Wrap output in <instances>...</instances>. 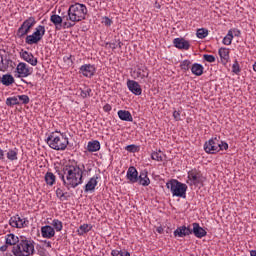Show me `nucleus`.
Returning a JSON list of instances; mask_svg holds the SVG:
<instances>
[{"instance_id": "nucleus-1", "label": "nucleus", "mask_w": 256, "mask_h": 256, "mask_svg": "<svg viewBox=\"0 0 256 256\" xmlns=\"http://www.w3.org/2000/svg\"><path fill=\"white\" fill-rule=\"evenodd\" d=\"M85 173V166L77 163L75 160H69L62 168V173L59 177L64 187L69 191L77 189L79 185H83V174Z\"/></svg>"}, {"instance_id": "nucleus-2", "label": "nucleus", "mask_w": 256, "mask_h": 256, "mask_svg": "<svg viewBox=\"0 0 256 256\" xmlns=\"http://www.w3.org/2000/svg\"><path fill=\"white\" fill-rule=\"evenodd\" d=\"M87 6L85 4H81L79 2H76L75 4H72L69 6L66 14V19H68V22H65V27H75L77 23L80 21H83L85 17H87Z\"/></svg>"}, {"instance_id": "nucleus-3", "label": "nucleus", "mask_w": 256, "mask_h": 256, "mask_svg": "<svg viewBox=\"0 0 256 256\" xmlns=\"http://www.w3.org/2000/svg\"><path fill=\"white\" fill-rule=\"evenodd\" d=\"M14 256H31L35 254V241L25 236L20 237V241L12 247Z\"/></svg>"}, {"instance_id": "nucleus-4", "label": "nucleus", "mask_w": 256, "mask_h": 256, "mask_svg": "<svg viewBox=\"0 0 256 256\" xmlns=\"http://www.w3.org/2000/svg\"><path fill=\"white\" fill-rule=\"evenodd\" d=\"M47 145L55 151H65L69 145V138L61 132H52L47 138Z\"/></svg>"}, {"instance_id": "nucleus-5", "label": "nucleus", "mask_w": 256, "mask_h": 256, "mask_svg": "<svg viewBox=\"0 0 256 256\" xmlns=\"http://www.w3.org/2000/svg\"><path fill=\"white\" fill-rule=\"evenodd\" d=\"M173 197L185 199L187 197V184L179 182L177 179H171L166 183Z\"/></svg>"}, {"instance_id": "nucleus-6", "label": "nucleus", "mask_w": 256, "mask_h": 256, "mask_svg": "<svg viewBox=\"0 0 256 256\" xmlns=\"http://www.w3.org/2000/svg\"><path fill=\"white\" fill-rule=\"evenodd\" d=\"M45 26L38 25L35 31L31 35H27L25 38L26 45H37L43 37H45Z\"/></svg>"}, {"instance_id": "nucleus-7", "label": "nucleus", "mask_w": 256, "mask_h": 256, "mask_svg": "<svg viewBox=\"0 0 256 256\" xmlns=\"http://www.w3.org/2000/svg\"><path fill=\"white\" fill-rule=\"evenodd\" d=\"M149 73V68H147L145 64H139L131 72V77H133V79H138V81H142V83H147V79H149Z\"/></svg>"}, {"instance_id": "nucleus-8", "label": "nucleus", "mask_w": 256, "mask_h": 256, "mask_svg": "<svg viewBox=\"0 0 256 256\" xmlns=\"http://www.w3.org/2000/svg\"><path fill=\"white\" fill-rule=\"evenodd\" d=\"M50 21L53 23L56 31H61V29H71V27L65 26V23H69L67 14H62V16L53 14L50 16Z\"/></svg>"}, {"instance_id": "nucleus-9", "label": "nucleus", "mask_w": 256, "mask_h": 256, "mask_svg": "<svg viewBox=\"0 0 256 256\" xmlns=\"http://www.w3.org/2000/svg\"><path fill=\"white\" fill-rule=\"evenodd\" d=\"M220 147L221 140H219V138L217 137H214L204 144V151H206V153H210L211 155H213L215 153H219Z\"/></svg>"}, {"instance_id": "nucleus-10", "label": "nucleus", "mask_w": 256, "mask_h": 256, "mask_svg": "<svg viewBox=\"0 0 256 256\" xmlns=\"http://www.w3.org/2000/svg\"><path fill=\"white\" fill-rule=\"evenodd\" d=\"M9 225L16 229H25L29 225V220L25 217L19 216V214L12 216L9 220Z\"/></svg>"}, {"instance_id": "nucleus-11", "label": "nucleus", "mask_w": 256, "mask_h": 256, "mask_svg": "<svg viewBox=\"0 0 256 256\" xmlns=\"http://www.w3.org/2000/svg\"><path fill=\"white\" fill-rule=\"evenodd\" d=\"M188 185L192 187V185H201L203 183V175H201V172L197 170H190L188 172V180H187Z\"/></svg>"}, {"instance_id": "nucleus-12", "label": "nucleus", "mask_w": 256, "mask_h": 256, "mask_svg": "<svg viewBox=\"0 0 256 256\" xmlns=\"http://www.w3.org/2000/svg\"><path fill=\"white\" fill-rule=\"evenodd\" d=\"M16 77L21 78V77H29L31 73H33V68L29 67L27 63L20 62L17 67H16Z\"/></svg>"}, {"instance_id": "nucleus-13", "label": "nucleus", "mask_w": 256, "mask_h": 256, "mask_svg": "<svg viewBox=\"0 0 256 256\" xmlns=\"http://www.w3.org/2000/svg\"><path fill=\"white\" fill-rule=\"evenodd\" d=\"M80 73L83 75V77H87L88 79H91L97 73V68L94 64H84L79 68Z\"/></svg>"}, {"instance_id": "nucleus-14", "label": "nucleus", "mask_w": 256, "mask_h": 256, "mask_svg": "<svg viewBox=\"0 0 256 256\" xmlns=\"http://www.w3.org/2000/svg\"><path fill=\"white\" fill-rule=\"evenodd\" d=\"M20 57L23 59V61H26V63H29V65H32V67H37V57L33 55V53L28 52L27 50H22L20 52Z\"/></svg>"}, {"instance_id": "nucleus-15", "label": "nucleus", "mask_w": 256, "mask_h": 256, "mask_svg": "<svg viewBox=\"0 0 256 256\" xmlns=\"http://www.w3.org/2000/svg\"><path fill=\"white\" fill-rule=\"evenodd\" d=\"M127 88L130 91V93H133V95H141V93H143V89H141V85L139 84V82L135 81V80H127Z\"/></svg>"}, {"instance_id": "nucleus-16", "label": "nucleus", "mask_w": 256, "mask_h": 256, "mask_svg": "<svg viewBox=\"0 0 256 256\" xmlns=\"http://www.w3.org/2000/svg\"><path fill=\"white\" fill-rule=\"evenodd\" d=\"M173 44L176 49H183L184 51H189L191 47L189 41L185 40L184 38H175L173 40Z\"/></svg>"}, {"instance_id": "nucleus-17", "label": "nucleus", "mask_w": 256, "mask_h": 256, "mask_svg": "<svg viewBox=\"0 0 256 256\" xmlns=\"http://www.w3.org/2000/svg\"><path fill=\"white\" fill-rule=\"evenodd\" d=\"M98 179V175H94L92 178L89 179V181L84 186L85 193H93V191H95V187H97V184L99 183L97 181Z\"/></svg>"}, {"instance_id": "nucleus-18", "label": "nucleus", "mask_w": 256, "mask_h": 256, "mask_svg": "<svg viewBox=\"0 0 256 256\" xmlns=\"http://www.w3.org/2000/svg\"><path fill=\"white\" fill-rule=\"evenodd\" d=\"M41 236L43 237V239H53V237H55V228L50 225L42 226Z\"/></svg>"}, {"instance_id": "nucleus-19", "label": "nucleus", "mask_w": 256, "mask_h": 256, "mask_svg": "<svg viewBox=\"0 0 256 256\" xmlns=\"http://www.w3.org/2000/svg\"><path fill=\"white\" fill-rule=\"evenodd\" d=\"M193 229L192 233L197 237V239H203V237H207V231L199 225V223H193L192 224Z\"/></svg>"}, {"instance_id": "nucleus-20", "label": "nucleus", "mask_w": 256, "mask_h": 256, "mask_svg": "<svg viewBox=\"0 0 256 256\" xmlns=\"http://www.w3.org/2000/svg\"><path fill=\"white\" fill-rule=\"evenodd\" d=\"M126 178L130 183H137V181H139V172H137V168L130 166L127 170Z\"/></svg>"}, {"instance_id": "nucleus-21", "label": "nucleus", "mask_w": 256, "mask_h": 256, "mask_svg": "<svg viewBox=\"0 0 256 256\" xmlns=\"http://www.w3.org/2000/svg\"><path fill=\"white\" fill-rule=\"evenodd\" d=\"M193 231L191 227L180 226L174 231V237H188V235H192Z\"/></svg>"}, {"instance_id": "nucleus-22", "label": "nucleus", "mask_w": 256, "mask_h": 256, "mask_svg": "<svg viewBox=\"0 0 256 256\" xmlns=\"http://www.w3.org/2000/svg\"><path fill=\"white\" fill-rule=\"evenodd\" d=\"M148 175L149 172H147V170L140 172V175L138 176L139 185H142V187H149V185H151V180Z\"/></svg>"}, {"instance_id": "nucleus-23", "label": "nucleus", "mask_w": 256, "mask_h": 256, "mask_svg": "<svg viewBox=\"0 0 256 256\" xmlns=\"http://www.w3.org/2000/svg\"><path fill=\"white\" fill-rule=\"evenodd\" d=\"M101 149V143L98 140L89 141L87 144V151L95 153Z\"/></svg>"}, {"instance_id": "nucleus-24", "label": "nucleus", "mask_w": 256, "mask_h": 256, "mask_svg": "<svg viewBox=\"0 0 256 256\" xmlns=\"http://www.w3.org/2000/svg\"><path fill=\"white\" fill-rule=\"evenodd\" d=\"M44 180L46 185H48L49 187H53L57 181V176H55L53 172H46Z\"/></svg>"}, {"instance_id": "nucleus-25", "label": "nucleus", "mask_w": 256, "mask_h": 256, "mask_svg": "<svg viewBox=\"0 0 256 256\" xmlns=\"http://www.w3.org/2000/svg\"><path fill=\"white\" fill-rule=\"evenodd\" d=\"M118 117L121 121L133 122V115H131V112L127 110H119Z\"/></svg>"}, {"instance_id": "nucleus-26", "label": "nucleus", "mask_w": 256, "mask_h": 256, "mask_svg": "<svg viewBox=\"0 0 256 256\" xmlns=\"http://www.w3.org/2000/svg\"><path fill=\"white\" fill-rule=\"evenodd\" d=\"M20 241V238L15 236V234H7L5 236V243L6 245H13V247H15V245H17Z\"/></svg>"}, {"instance_id": "nucleus-27", "label": "nucleus", "mask_w": 256, "mask_h": 256, "mask_svg": "<svg viewBox=\"0 0 256 256\" xmlns=\"http://www.w3.org/2000/svg\"><path fill=\"white\" fill-rule=\"evenodd\" d=\"M37 23V20H35V17L31 16L28 19H26L21 25L26 28V30L28 32L31 31V29H33V27H35Z\"/></svg>"}, {"instance_id": "nucleus-28", "label": "nucleus", "mask_w": 256, "mask_h": 256, "mask_svg": "<svg viewBox=\"0 0 256 256\" xmlns=\"http://www.w3.org/2000/svg\"><path fill=\"white\" fill-rule=\"evenodd\" d=\"M204 67L203 65L199 64V63H194L191 66V73L193 75H196V77H201V75H203V71H204Z\"/></svg>"}, {"instance_id": "nucleus-29", "label": "nucleus", "mask_w": 256, "mask_h": 256, "mask_svg": "<svg viewBox=\"0 0 256 256\" xmlns=\"http://www.w3.org/2000/svg\"><path fill=\"white\" fill-rule=\"evenodd\" d=\"M19 150L17 148L9 149L6 153L8 161H17L19 159Z\"/></svg>"}, {"instance_id": "nucleus-30", "label": "nucleus", "mask_w": 256, "mask_h": 256, "mask_svg": "<svg viewBox=\"0 0 256 256\" xmlns=\"http://www.w3.org/2000/svg\"><path fill=\"white\" fill-rule=\"evenodd\" d=\"M1 83L6 87H9V85H13V83H15V78L11 74H5L2 76Z\"/></svg>"}, {"instance_id": "nucleus-31", "label": "nucleus", "mask_w": 256, "mask_h": 256, "mask_svg": "<svg viewBox=\"0 0 256 256\" xmlns=\"http://www.w3.org/2000/svg\"><path fill=\"white\" fill-rule=\"evenodd\" d=\"M219 56H220V59L222 61V63H227V61H229V49L227 48H220L219 51Z\"/></svg>"}, {"instance_id": "nucleus-32", "label": "nucleus", "mask_w": 256, "mask_h": 256, "mask_svg": "<svg viewBox=\"0 0 256 256\" xmlns=\"http://www.w3.org/2000/svg\"><path fill=\"white\" fill-rule=\"evenodd\" d=\"M54 231H63V222H61L59 219H54L51 223Z\"/></svg>"}, {"instance_id": "nucleus-33", "label": "nucleus", "mask_w": 256, "mask_h": 256, "mask_svg": "<svg viewBox=\"0 0 256 256\" xmlns=\"http://www.w3.org/2000/svg\"><path fill=\"white\" fill-rule=\"evenodd\" d=\"M223 45H231L233 43V32L228 30L227 35L222 40Z\"/></svg>"}, {"instance_id": "nucleus-34", "label": "nucleus", "mask_w": 256, "mask_h": 256, "mask_svg": "<svg viewBox=\"0 0 256 256\" xmlns=\"http://www.w3.org/2000/svg\"><path fill=\"white\" fill-rule=\"evenodd\" d=\"M17 37L19 39H23V37H25L26 35H29V30H26V28H24L22 25L18 28L17 33H16Z\"/></svg>"}, {"instance_id": "nucleus-35", "label": "nucleus", "mask_w": 256, "mask_h": 256, "mask_svg": "<svg viewBox=\"0 0 256 256\" xmlns=\"http://www.w3.org/2000/svg\"><path fill=\"white\" fill-rule=\"evenodd\" d=\"M91 231V226L89 224H83L78 229V235H85V233H89Z\"/></svg>"}, {"instance_id": "nucleus-36", "label": "nucleus", "mask_w": 256, "mask_h": 256, "mask_svg": "<svg viewBox=\"0 0 256 256\" xmlns=\"http://www.w3.org/2000/svg\"><path fill=\"white\" fill-rule=\"evenodd\" d=\"M196 35H197L198 39H205V37H207V35H209V31L205 28H200L197 30Z\"/></svg>"}, {"instance_id": "nucleus-37", "label": "nucleus", "mask_w": 256, "mask_h": 256, "mask_svg": "<svg viewBox=\"0 0 256 256\" xmlns=\"http://www.w3.org/2000/svg\"><path fill=\"white\" fill-rule=\"evenodd\" d=\"M6 105H8V107H13L14 105H19V98L15 97V96L7 98Z\"/></svg>"}, {"instance_id": "nucleus-38", "label": "nucleus", "mask_w": 256, "mask_h": 256, "mask_svg": "<svg viewBox=\"0 0 256 256\" xmlns=\"http://www.w3.org/2000/svg\"><path fill=\"white\" fill-rule=\"evenodd\" d=\"M65 195H67V192L63 191V189H56V196L58 197V199H60V201H67V197Z\"/></svg>"}, {"instance_id": "nucleus-39", "label": "nucleus", "mask_w": 256, "mask_h": 256, "mask_svg": "<svg viewBox=\"0 0 256 256\" xmlns=\"http://www.w3.org/2000/svg\"><path fill=\"white\" fill-rule=\"evenodd\" d=\"M80 91V97H82V99H87V97H91V88L85 87L84 89H80Z\"/></svg>"}, {"instance_id": "nucleus-40", "label": "nucleus", "mask_w": 256, "mask_h": 256, "mask_svg": "<svg viewBox=\"0 0 256 256\" xmlns=\"http://www.w3.org/2000/svg\"><path fill=\"white\" fill-rule=\"evenodd\" d=\"M112 256H131V254L126 250H112Z\"/></svg>"}, {"instance_id": "nucleus-41", "label": "nucleus", "mask_w": 256, "mask_h": 256, "mask_svg": "<svg viewBox=\"0 0 256 256\" xmlns=\"http://www.w3.org/2000/svg\"><path fill=\"white\" fill-rule=\"evenodd\" d=\"M180 69H182V71H189V69H191V62L190 60H184L180 63Z\"/></svg>"}, {"instance_id": "nucleus-42", "label": "nucleus", "mask_w": 256, "mask_h": 256, "mask_svg": "<svg viewBox=\"0 0 256 256\" xmlns=\"http://www.w3.org/2000/svg\"><path fill=\"white\" fill-rule=\"evenodd\" d=\"M232 73H235V75H239L241 73V66L237 60H235L232 65Z\"/></svg>"}, {"instance_id": "nucleus-43", "label": "nucleus", "mask_w": 256, "mask_h": 256, "mask_svg": "<svg viewBox=\"0 0 256 256\" xmlns=\"http://www.w3.org/2000/svg\"><path fill=\"white\" fill-rule=\"evenodd\" d=\"M125 149L129 153H137V151H139V146H137L135 144H131V145L126 146Z\"/></svg>"}, {"instance_id": "nucleus-44", "label": "nucleus", "mask_w": 256, "mask_h": 256, "mask_svg": "<svg viewBox=\"0 0 256 256\" xmlns=\"http://www.w3.org/2000/svg\"><path fill=\"white\" fill-rule=\"evenodd\" d=\"M151 159H153V161H163V156H161V151L152 152Z\"/></svg>"}, {"instance_id": "nucleus-45", "label": "nucleus", "mask_w": 256, "mask_h": 256, "mask_svg": "<svg viewBox=\"0 0 256 256\" xmlns=\"http://www.w3.org/2000/svg\"><path fill=\"white\" fill-rule=\"evenodd\" d=\"M203 59L204 61H207V63H215V56L213 55L204 54Z\"/></svg>"}, {"instance_id": "nucleus-46", "label": "nucleus", "mask_w": 256, "mask_h": 256, "mask_svg": "<svg viewBox=\"0 0 256 256\" xmlns=\"http://www.w3.org/2000/svg\"><path fill=\"white\" fill-rule=\"evenodd\" d=\"M18 99H19V101H21V103H23L24 105H27V104L29 103V101H30L29 96H27V95H19V96H18Z\"/></svg>"}, {"instance_id": "nucleus-47", "label": "nucleus", "mask_w": 256, "mask_h": 256, "mask_svg": "<svg viewBox=\"0 0 256 256\" xmlns=\"http://www.w3.org/2000/svg\"><path fill=\"white\" fill-rule=\"evenodd\" d=\"M107 45H109L110 49H112L113 51H115V49H117V47H119V49H121V41H118V43H107Z\"/></svg>"}, {"instance_id": "nucleus-48", "label": "nucleus", "mask_w": 256, "mask_h": 256, "mask_svg": "<svg viewBox=\"0 0 256 256\" xmlns=\"http://www.w3.org/2000/svg\"><path fill=\"white\" fill-rule=\"evenodd\" d=\"M229 31L232 32L233 38L234 37H239L241 35V31L239 29H237V28L230 29Z\"/></svg>"}, {"instance_id": "nucleus-49", "label": "nucleus", "mask_w": 256, "mask_h": 256, "mask_svg": "<svg viewBox=\"0 0 256 256\" xmlns=\"http://www.w3.org/2000/svg\"><path fill=\"white\" fill-rule=\"evenodd\" d=\"M103 23L106 25V27H111V25H113V20L109 17H105Z\"/></svg>"}, {"instance_id": "nucleus-50", "label": "nucleus", "mask_w": 256, "mask_h": 256, "mask_svg": "<svg viewBox=\"0 0 256 256\" xmlns=\"http://www.w3.org/2000/svg\"><path fill=\"white\" fill-rule=\"evenodd\" d=\"M229 149V144H227L226 142L220 141V148L219 151H223Z\"/></svg>"}, {"instance_id": "nucleus-51", "label": "nucleus", "mask_w": 256, "mask_h": 256, "mask_svg": "<svg viewBox=\"0 0 256 256\" xmlns=\"http://www.w3.org/2000/svg\"><path fill=\"white\" fill-rule=\"evenodd\" d=\"M173 117H174L175 121H181V113L179 111L175 110L173 112Z\"/></svg>"}, {"instance_id": "nucleus-52", "label": "nucleus", "mask_w": 256, "mask_h": 256, "mask_svg": "<svg viewBox=\"0 0 256 256\" xmlns=\"http://www.w3.org/2000/svg\"><path fill=\"white\" fill-rule=\"evenodd\" d=\"M3 69H5V65L3 64V55L0 50V71H3Z\"/></svg>"}, {"instance_id": "nucleus-53", "label": "nucleus", "mask_w": 256, "mask_h": 256, "mask_svg": "<svg viewBox=\"0 0 256 256\" xmlns=\"http://www.w3.org/2000/svg\"><path fill=\"white\" fill-rule=\"evenodd\" d=\"M112 107L110 104H105L103 107V111H105V113H109V111H111Z\"/></svg>"}, {"instance_id": "nucleus-54", "label": "nucleus", "mask_w": 256, "mask_h": 256, "mask_svg": "<svg viewBox=\"0 0 256 256\" xmlns=\"http://www.w3.org/2000/svg\"><path fill=\"white\" fill-rule=\"evenodd\" d=\"M5 159V151L0 148V161H3Z\"/></svg>"}, {"instance_id": "nucleus-55", "label": "nucleus", "mask_w": 256, "mask_h": 256, "mask_svg": "<svg viewBox=\"0 0 256 256\" xmlns=\"http://www.w3.org/2000/svg\"><path fill=\"white\" fill-rule=\"evenodd\" d=\"M71 55L70 56H64L63 57V61H64V63H67V61H71V63H73V60H71Z\"/></svg>"}, {"instance_id": "nucleus-56", "label": "nucleus", "mask_w": 256, "mask_h": 256, "mask_svg": "<svg viewBox=\"0 0 256 256\" xmlns=\"http://www.w3.org/2000/svg\"><path fill=\"white\" fill-rule=\"evenodd\" d=\"M8 244H5V245H3V246H1L0 247V251L2 252V253H5V251H7V249H8V246H7Z\"/></svg>"}, {"instance_id": "nucleus-57", "label": "nucleus", "mask_w": 256, "mask_h": 256, "mask_svg": "<svg viewBox=\"0 0 256 256\" xmlns=\"http://www.w3.org/2000/svg\"><path fill=\"white\" fill-rule=\"evenodd\" d=\"M156 231H157V233H159V234L161 235V234H163L164 229H163L161 226H159V227L156 229Z\"/></svg>"}, {"instance_id": "nucleus-58", "label": "nucleus", "mask_w": 256, "mask_h": 256, "mask_svg": "<svg viewBox=\"0 0 256 256\" xmlns=\"http://www.w3.org/2000/svg\"><path fill=\"white\" fill-rule=\"evenodd\" d=\"M250 256H256V250H251L250 251Z\"/></svg>"}, {"instance_id": "nucleus-59", "label": "nucleus", "mask_w": 256, "mask_h": 256, "mask_svg": "<svg viewBox=\"0 0 256 256\" xmlns=\"http://www.w3.org/2000/svg\"><path fill=\"white\" fill-rule=\"evenodd\" d=\"M253 71L256 73V62L253 64Z\"/></svg>"}, {"instance_id": "nucleus-60", "label": "nucleus", "mask_w": 256, "mask_h": 256, "mask_svg": "<svg viewBox=\"0 0 256 256\" xmlns=\"http://www.w3.org/2000/svg\"><path fill=\"white\" fill-rule=\"evenodd\" d=\"M48 247H51V243H48Z\"/></svg>"}, {"instance_id": "nucleus-61", "label": "nucleus", "mask_w": 256, "mask_h": 256, "mask_svg": "<svg viewBox=\"0 0 256 256\" xmlns=\"http://www.w3.org/2000/svg\"><path fill=\"white\" fill-rule=\"evenodd\" d=\"M1 80H2V78L0 77V83H1Z\"/></svg>"}]
</instances>
